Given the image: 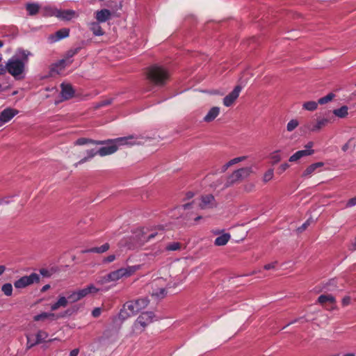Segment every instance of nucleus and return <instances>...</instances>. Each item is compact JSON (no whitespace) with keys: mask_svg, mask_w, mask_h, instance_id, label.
<instances>
[{"mask_svg":"<svg viewBox=\"0 0 356 356\" xmlns=\"http://www.w3.org/2000/svg\"><path fill=\"white\" fill-rule=\"evenodd\" d=\"M19 113V111L10 107L3 110L0 113V127L10 121Z\"/></svg>","mask_w":356,"mask_h":356,"instance_id":"11","label":"nucleus"},{"mask_svg":"<svg viewBox=\"0 0 356 356\" xmlns=\"http://www.w3.org/2000/svg\"><path fill=\"white\" fill-rule=\"evenodd\" d=\"M7 72H8V61L6 65L0 64V75H4Z\"/></svg>","mask_w":356,"mask_h":356,"instance_id":"50","label":"nucleus"},{"mask_svg":"<svg viewBox=\"0 0 356 356\" xmlns=\"http://www.w3.org/2000/svg\"><path fill=\"white\" fill-rule=\"evenodd\" d=\"M68 312L66 311L65 312V313L62 315H56L54 313H51V312H42L38 315H35L34 317H33V320L35 321H44L46 319H49L51 321H53V320H56L57 318H58L59 317H64L65 316L66 314H67Z\"/></svg>","mask_w":356,"mask_h":356,"instance_id":"17","label":"nucleus"},{"mask_svg":"<svg viewBox=\"0 0 356 356\" xmlns=\"http://www.w3.org/2000/svg\"><path fill=\"white\" fill-rule=\"evenodd\" d=\"M323 165L324 163L323 162H317L312 163L305 169V170L302 173V176L305 177H309L316 171L317 168L323 167Z\"/></svg>","mask_w":356,"mask_h":356,"instance_id":"23","label":"nucleus"},{"mask_svg":"<svg viewBox=\"0 0 356 356\" xmlns=\"http://www.w3.org/2000/svg\"><path fill=\"white\" fill-rule=\"evenodd\" d=\"M352 245H353L352 250H356V238H355L354 242L353 243Z\"/></svg>","mask_w":356,"mask_h":356,"instance_id":"64","label":"nucleus"},{"mask_svg":"<svg viewBox=\"0 0 356 356\" xmlns=\"http://www.w3.org/2000/svg\"><path fill=\"white\" fill-rule=\"evenodd\" d=\"M334 97V95L332 93H330L327 95L326 96L321 97L318 99V103L319 104H325L329 102H330Z\"/></svg>","mask_w":356,"mask_h":356,"instance_id":"42","label":"nucleus"},{"mask_svg":"<svg viewBox=\"0 0 356 356\" xmlns=\"http://www.w3.org/2000/svg\"><path fill=\"white\" fill-rule=\"evenodd\" d=\"M276 265H277V261H274L270 264H266L264 268L265 270L274 269L275 268Z\"/></svg>","mask_w":356,"mask_h":356,"instance_id":"55","label":"nucleus"},{"mask_svg":"<svg viewBox=\"0 0 356 356\" xmlns=\"http://www.w3.org/2000/svg\"><path fill=\"white\" fill-rule=\"evenodd\" d=\"M289 168V165L287 163H282V164L279 167V172H280V173H282V172H284L286 169H288Z\"/></svg>","mask_w":356,"mask_h":356,"instance_id":"53","label":"nucleus"},{"mask_svg":"<svg viewBox=\"0 0 356 356\" xmlns=\"http://www.w3.org/2000/svg\"><path fill=\"white\" fill-rule=\"evenodd\" d=\"M147 230L148 229L147 228L144 227L137 229L131 237L134 241L126 243L125 245L127 246L129 249H134L142 246L145 243L154 238L157 235L156 232H152L147 234Z\"/></svg>","mask_w":356,"mask_h":356,"instance_id":"3","label":"nucleus"},{"mask_svg":"<svg viewBox=\"0 0 356 356\" xmlns=\"http://www.w3.org/2000/svg\"><path fill=\"white\" fill-rule=\"evenodd\" d=\"M80 49L81 47H76L67 51L63 59H61L52 65L51 71L59 73L60 71L64 70L67 66L72 63V57L77 54Z\"/></svg>","mask_w":356,"mask_h":356,"instance_id":"4","label":"nucleus"},{"mask_svg":"<svg viewBox=\"0 0 356 356\" xmlns=\"http://www.w3.org/2000/svg\"><path fill=\"white\" fill-rule=\"evenodd\" d=\"M101 24L97 20L88 23V26L94 35L102 36L104 35L105 32L103 31Z\"/></svg>","mask_w":356,"mask_h":356,"instance_id":"19","label":"nucleus"},{"mask_svg":"<svg viewBox=\"0 0 356 356\" xmlns=\"http://www.w3.org/2000/svg\"><path fill=\"white\" fill-rule=\"evenodd\" d=\"M60 88V96L63 100H68L74 97L75 91L70 83H63Z\"/></svg>","mask_w":356,"mask_h":356,"instance_id":"15","label":"nucleus"},{"mask_svg":"<svg viewBox=\"0 0 356 356\" xmlns=\"http://www.w3.org/2000/svg\"><path fill=\"white\" fill-rule=\"evenodd\" d=\"M356 205V197L350 199L346 203V207H352Z\"/></svg>","mask_w":356,"mask_h":356,"instance_id":"52","label":"nucleus"},{"mask_svg":"<svg viewBox=\"0 0 356 356\" xmlns=\"http://www.w3.org/2000/svg\"><path fill=\"white\" fill-rule=\"evenodd\" d=\"M86 154H87V156L86 157H84L80 160V161L79 162V163H83L88 161V160L93 158L95 155L98 154V152H97V150L90 149L86 152Z\"/></svg>","mask_w":356,"mask_h":356,"instance_id":"36","label":"nucleus"},{"mask_svg":"<svg viewBox=\"0 0 356 356\" xmlns=\"http://www.w3.org/2000/svg\"><path fill=\"white\" fill-rule=\"evenodd\" d=\"M26 337L27 339V342H26V349L27 350L31 349V348H33V346H35V345L38 344V343H36V340H35V341L32 340V335L26 334Z\"/></svg>","mask_w":356,"mask_h":356,"instance_id":"43","label":"nucleus"},{"mask_svg":"<svg viewBox=\"0 0 356 356\" xmlns=\"http://www.w3.org/2000/svg\"><path fill=\"white\" fill-rule=\"evenodd\" d=\"M146 76L149 83L157 86H162L166 83L170 74L165 68L154 65L147 69Z\"/></svg>","mask_w":356,"mask_h":356,"instance_id":"2","label":"nucleus"},{"mask_svg":"<svg viewBox=\"0 0 356 356\" xmlns=\"http://www.w3.org/2000/svg\"><path fill=\"white\" fill-rule=\"evenodd\" d=\"M10 203V201L8 198H2L0 200V204H8Z\"/></svg>","mask_w":356,"mask_h":356,"instance_id":"63","label":"nucleus"},{"mask_svg":"<svg viewBox=\"0 0 356 356\" xmlns=\"http://www.w3.org/2000/svg\"><path fill=\"white\" fill-rule=\"evenodd\" d=\"M155 318V315L152 312L142 313L136 320V323L140 324L143 327L152 323Z\"/></svg>","mask_w":356,"mask_h":356,"instance_id":"13","label":"nucleus"},{"mask_svg":"<svg viewBox=\"0 0 356 356\" xmlns=\"http://www.w3.org/2000/svg\"><path fill=\"white\" fill-rule=\"evenodd\" d=\"M77 291H78V292L79 293V296H80L81 299L85 298L88 295H89L87 286H86L85 288H83L81 289L77 290Z\"/></svg>","mask_w":356,"mask_h":356,"instance_id":"49","label":"nucleus"},{"mask_svg":"<svg viewBox=\"0 0 356 356\" xmlns=\"http://www.w3.org/2000/svg\"><path fill=\"white\" fill-rule=\"evenodd\" d=\"M32 54L23 49H18L15 54L8 60V73L15 79H23L26 75L29 58Z\"/></svg>","mask_w":356,"mask_h":356,"instance_id":"1","label":"nucleus"},{"mask_svg":"<svg viewBox=\"0 0 356 356\" xmlns=\"http://www.w3.org/2000/svg\"><path fill=\"white\" fill-rule=\"evenodd\" d=\"M252 171L251 167L242 168L235 170L229 177L231 182H235L248 177L252 173Z\"/></svg>","mask_w":356,"mask_h":356,"instance_id":"12","label":"nucleus"},{"mask_svg":"<svg viewBox=\"0 0 356 356\" xmlns=\"http://www.w3.org/2000/svg\"><path fill=\"white\" fill-rule=\"evenodd\" d=\"M1 291L7 296H10L13 293V286L10 283L4 284L1 287Z\"/></svg>","mask_w":356,"mask_h":356,"instance_id":"38","label":"nucleus"},{"mask_svg":"<svg viewBox=\"0 0 356 356\" xmlns=\"http://www.w3.org/2000/svg\"><path fill=\"white\" fill-rule=\"evenodd\" d=\"M272 164H275L281 160V156L277 151L274 152L270 155Z\"/></svg>","mask_w":356,"mask_h":356,"instance_id":"45","label":"nucleus"},{"mask_svg":"<svg viewBox=\"0 0 356 356\" xmlns=\"http://www.w3.org/2000/svg\"><path fill=\"white\" fill-rule=\"evenodd\" d=\"M69 304V301L67 296L60 295L58 300L51 305V310L56 311L60 307H66Z\"/></svg>","mask_w":356,"mask_h":356,"instance_id":"20","label":"nucleus"},{"mask_svg":"<svg viewBox=\"0 0 356 356\" xmlns=\"http://www.w3.org/2000/svg\"><path fill=\"white\" fill-rule=\"evenodd\" d=\"M94 17L100 23H104L112 17V13L108 9H102L94 13Z\"/></svg>","mask_w":356,"mask_h":356,"instance_id":"16","label":"nucleus"},{"mask_svg":"<svg viewBox=\"0 0 356 356\" xmlns=\"http://www.w3.org/2000/svg\"><path fill=\"white\" fill-rule=\"evenodd\" d=\"M215 206V197L212 195H205L201 197L199 207L201 209H210Z\"/></svg>","mask_w":356,"mask_h":356,"instance_id":"18","label":"nucleus"},{"mask_svg":"<svg viewBox=\"0 0 356 356\" xmlns=\"http://www.w3.org/2000/svg\"><path fill=\"white\" fill-rule=\"evenodd\" d=\"M124 306L125 309L128 310L129 314L131 316H134L138 312V309L136 308V303L134 301H128L127 302Z\"/></svg>","mask_w":356,"mask_h":356,"instance_id":"30","label":"nucleus"},{"mask_svg":"<svg viewBox=\"0 0 356 356\" xmlns=\"http://www.w3.org/2000/svg\"><path fill=\"white\" fill-rule=\"evenodd\" d=\"M299 124V122L296 119H293V120H291L288 123H287V125H286V130L289 132L293 131L294 129H296L298 126Z\"/></svg>","mask_w":356,"mask_h":356,"instance_id":"39","label":"nucleus"},{"mask_svg":"<svg viewBox=\"0 0 356 356\" xmlns=\"http://www.w3.org/2000/svg\"><path fill=\"white\" fill-rule=\"evenodd\" d=\"M141 139L142 138L139 136L131 135L126 137L115 138L114 143L118 144V147L122 145L132 146L135 145H140L141 143Z\"/></svg>","mask_w":356,"mask_h":356,"instance_id":"10","label":"nucleus"},{"mask_svg":"<svg viewBox=\"0 0 356 356\" xmlns=\"http://www.w3.org/2000/svg\"><path fill=\"white\" fill-rule=\"evenodd\" d=\"M130 316H131V314H129L128 310L126 309L125 307L123 305L122 308L120 309L118 314L119 318L121 319L122 321H124L129 318Z\"/></svg>","mask_w":356,"mask_h":356,"instance_id":"40","label":"nucleus"},{"mask_svg":"<svg viewBox=\"0 0 356 356\" xmlns=\"http://www.w3.org/2000/svg\"><path fill=\"white\" fill-rule=\"evenodd\" d=\"M105 143H106V141L95 140L86 138H80L74 142V145H86V144H89V143L94 144V145H100V144H104Z\"/></svg>","mask_w":356,"mask_h":356,"instance_id":"24","label":"nucleus"},{"mask_svg":"<svg viewBox=\"0 0 356 356\" xmlns=\"http://www.w3.org/2000/svg\"><path fill=\"white\" fill-rule=\"evenodd\" d=\"M70 34V30L68 29H62L51 35L49 37V40L51 42H56L61 39L67 38Z\"/></svg>","mask_w":356,"mask_h":356,"instance_id":"21","label":"nucleus"},{"mask_svg":"<svg viewBox=\"0 0 356 356\" xmlns=\"http://www.w3.org/2000/svg\"><path fill=\"white\" fill-rule=\"evenodd\" d=\"M40 277L35 273H32L29 275H26L20 277L14 282V286L16 289H24L34 283L39 282Z\"/></svg>","mask_w":356,"mask_h":356,"instance_id":"6","label":"nucleus"},{"mask_svg":"<svg viewBox=\"0 0 356 356\" xmlns=\"http://www.w3.org/2000/svg\"><path fill=\"white\" fill-rule=\"evenodd\" d=\"M110 248L108 243H106L100 247L92 248L90 249H86L81 251L83 253L95 252V253H103L106 252Z\"/></svg>","mask_w":356,"mask_h":356,"instance_id":"25","label":"nucleus"},{"mask_svg":"<svg viewBox=\"0 0 356 356\" xmlns=\"http://www.w3.org/2000/svg\"><path fill=\"white\" fill-rule=\"evenodd\" d=\"M318 301L321 304H324L327 302L334 304L335 302V298L332 295H321L318 297Z\"/></svg>","mask_w":356,"mask_h":356,"instance_id":"34","label":"nucleus"},{"mask_svg":"<svg viewBox=\"0 0 356 356\" xmlns=\"http://www.w3.org/2000/svg\"><path fill=\"white\" fill-rule=\"evenodd\" d=\"M246 158V156H243L231 159L230 161H229L227 163L222 165V172H225L230 166L245 161Z\"/></svg>","mask_w":356,"mask_h":356,"instance_id":"26","label":"nucleus"},{"mask_svg":"<svg viewBox=\"0 0 356 356\" xmlns=\"http://www.w3.org/2000/svg\"><path fill=\"white\" fill-rule=\"evenodd\" d=\"M48 337H49V334L47 332H46L43 330H38L35 334L36 343H38V344H39V343L44 342L46 341V339L48 338Z\"/></svg>","mask_w":356,"mask_h":356,"instance_id":"29","label":"nucleus"},{"mask_svg":"<svg viewBox=\"0 0 356 356\" xmlns=\"http://www.w3.org/2000/svg\"><path fill=\"white\" fill-rule=\"evenodd\" d=\"M79 349H76V348L70 351L69 356H77L79 354Z\"/></svg>","mask_w":356,"mask_h":356,"instance_id":"62","label":"nucleus"},{"mask_svg":"<svg viewBox=\"0 0 356 356\" xmlns=\"http://www.w3.org/2000/svg\"><path fill=\"white\" fill-rule=\"evenodd\" d=\"M329 122L330 120L327 118H318L316 122H310L307 123L305 124L304 128L306 131L310 132H317L325 127Z\"/></svg>","mask_w":356,"mask_h":356,"instance_id":"9","label":"nucleus"},{"mask_svg":"<svg viewBox=\"0 0 356 356\" xmlns=\"http://www.w3.org/2000/svg\"><path fill=\"white\" fill-rule=\"evenodd\" d=\"M314 143L312 141H309L305 145V150H314L312 149V147H314Z\"/></svg>","mask_w":356,"mask_h":356,"instance_id":"57","label":"nucleus"},{"mask_svg":"<svg viewBox=\"0 0 356 356\" xmlns=\"http://www.w3.org/2000/svg\"><path fill=\"white\" fill-rule=\"evenodd\" d=\"M241 90V86H236L234 90L223 99L224 105L227 107L232 106L235 100L238 97Z\"/></svg>","mask_w":356,"mask_h":356,"instance_id":"14","label":"nucleus"},{"mask_svg":"<svg viewBox=\"0 0 356 356\" xmlns=\"http://www.w3.org/2000/svg\"><path fill=\"white\" fill-rule=\"evenodd\" d=\"M350 302V298L348 296H346L342 300V304L343 306L348 305Z\"/></svg>","mask_w":356,"mask_h":356,"instance_id":"60","label":"nucleus"},{"mask_svg":"<svg viewBox=\"0 0 356 356\" xmlns=\"http://www.w3.org/2000/svg\"><path fill=\"white\" fill-rule=\"evenodd\" d=\"M67 297L69 303H74V302L81 300L78 291H74L70 293H68Z\"/></svg>","mask_w":356,"mask_h":356,"instance_id":"33","label":"nucleus"},{"mask_svg":"<svg viewBox=\"0 0 356 356\" xmlns=\"http://www.w3.org/2000/svg\"><path fill=\"white\" fill-rule=\"evenodd\" d=\"M89 294L96 293L100 291V289L97 288L94 284L87 286Z\"/></svg>","mask_w":356,"mask_h":356,"instance_id":"47","label":"nucleus"},{"mask_svg":"<svg viewBox=\"0 0 356 356\" xmlns=\"http://www.w3.org/2000/svg\"><path fill=\"white\" fill-rule=\"evenodd\" d=\"M181 248V245L178 242H173L166 245L165 250L168 251H176Z\"/></svg>","mask_w":356,"mask_h":356,"instance_id":"41","label":"nucleus"},{"mask_svg":"<svg viewBox=\"0 0 356 356\" xmlns=\"http://www.w3.org/2000/svg\"><path fill=\"white\" fill-rule=\"evenodd\" d=\"M26 8L29 15H35L38 13L40 6L36 3H29L26 5Z\"/></svg>","mask_w":356,"mask_h":356,"instance_id":"28","label":"nucleus"},{"mask_svg":"<svg viewBox=\"0 0 356 356\" xmlns=\"http://www.w3.org/2000/svg\"><path fill=\"white\" fill-rule=\"evenodd\" d=\"M314 143L312 141H309L305 145V150H314L312 149V147H314Z\"/></svg>","mask_w":356,"mask_h":356,"instance_id":"58","label":"nucleus"},{"mask_svg":"<svg viewBox=\"0 0 356 356\" xmlns=\"http://www.w3.org/2000/svg\"><path fill=\"white\" fill-rule=\"evenodd\" d=\"M134 303H136V308L138 309V312L145 309L149 304V301L147 298H139L138 300H134Z\"/></svg>","mask_w":356,"mask_h":356,"instance_id":"31","label":"nucleus"},{"mask_svg":"<svg viewBox=\"0 0 356 356\" xmlns=\"http://www.w3.org/2000/svg\"><path fill=\"white\" fill-rule=\"evenodd\" d=\"M298 152H299V154L302 158L305 157V156L312 155L314 153V150L302 149V150H298Z\"/></svg>","mask_w":356,"mask_h":356,"instance_id":"46","label":"nucleus"},{"mask_svg":"<svg viewBox=\"0 0 356 356\" xmlns=\"http://www.w3.org/2000/svg\"><path fill=\"white\" fill-rule=\"evenodd\" d=\"M115 259V254H111L103 259L104 263H111Z\"/></svg>","mask_w":356,"mask_h":356,"instance_id":"51","label":"nucleus"},{"mask_svg":"<svg viewBox=\"0 0 356 356\" xmlns=\"http://www.w3.org/2000/svg\"><path fill=\"white\" fill-rule=\"evenodd\" d=\"M138 268L137 266H127L112 271L107 275V280L116 282L122 278L128 277L133 275Z\"/></svg>","mask_w":356,"mask_h":356,"instance_id":"5","label":"nucleus"},{"mask_svg":"<svg viewBox=\"0 0 356 356\" xmlns=\"http://www.w3.org/2000/svg\"><path fill=\"white\" fill-rule=\"evenodd\" d=\"M220 113V108L217 106L212 107L204 118L206 122H212Z\"/></svg>","mask_w":356,"mask_h":356,"instance_id":"22","label":"nucleus"},{"mask_svg":"<svg viewBox=\"0 0 356 356\" xmlns=\"http://www.w3.org/2000/svg\"><path fill=\"white\" fill-rule=\"evenodd\" d=\"M350 146H352V139H350L346 144L343 145L342 150L343 152H346L348 150Z\"/></svg>","mask_w":356,"mask_h":356,"instance_id":"56","label":"nucleus"},{"mask_svg":"<svg viewBox=\"0 0 356 356\" xmlns=\"http://www.w3.org/2000/svg\"><path fill=\"white\" fill-rule=\"evenodd\" d=\"M229 239L230 235L229 234H223L215 239L214 244L217 246L225 245Z\"/></svg>","mask_w":356,"mask_h":356,"instance_id":"27","label":"nucleus"},{"mask_svg":"<svg viewBox=\"0 0 356 356\" xmlns=\"http://www.w3.org/2000/svg\"><path fill=\"white\" fill-rule=\"evenodd\" d=\"M49 15L65 21H70L76 17V12L73 10H59L56 8H46Z\"/></svg>","mask_w":356,"mask_h":356,"instance_id":"7","label":"nucleus"},{"mask_svg":"<svg viewBox=\"0 0 356 356\" xmlns=\"http://www.w3.org/2000/svg\"><path fill=\"white\" fill-rule=\"evenodd\" d=\"M308 225H309L308 221L305 222V223H303L302 225V226H300V227L298 228V231L300 232L304 231L307 228Z\"/></svg>","mask_w":356,"mask_h":356,"instance_id":"61","label":"nucleus"},{"mask_svg":"<svg viewBox=\"0 0 356 356\" xmlns=\"http://www.w3.org/2000/svg\"><path fill=\"white\" fill-rule=\"evenodd\" d=\"M348 106H343L340 107L339 108L334 109L333 111V113L339 118H343L348 115Z\"/></svg>","mask_w":356,"mask_h":356,"instance_id":"32","label":"nucleus"},{"mask_svg":"<svg viewBox=\"0 0 356 356\" xmlns=\"http://www.w3.org/2000/svg\"><path fill=\"white\" fill-rule=\"evenodd\" d=\"M105 141L106 143L104 144L105 145L97 150L98 154L101 156L112 154L115 153L118 149V144L114 143L115 139Z\"/></svg>","mask_w":356,"mask_h":356,"instance_id":"8","label":"nucleus"},{"mask_svg":"<svg viewBox=\"0 0 356 356\" xmlns=\"http://www.w3.org/2000/svg\"><path fill=\"white\" fill-rule=\"evenodd\" d=\"M167 294V290L165 288H161L154 291L152 293V296L156 298H163Z\"/></svg>","mask_w":356,"mask_h":356,"instance_id":"37","label":"nucleus"},{"mask_svg":"<svg viewBox=\"0 0 356 356\" xmlns=\"http://www.w3.org/2000/svg\"><path fill=\"white\" fill-rule=\"evenodd\" d=\"M274 172L273 169L268 170L264 175L263 180L264 182H268L273 177Z\"/></svg>","mask_w":356,"mask_h":356,"instance_id":"44","label":"nucleus"},{"mask_svg":"<svg viewBox=\"0 0 356 356\" xmlns=\"http://www.w3.org/2000/svg\"><path fill=\"white\" fill-rule=\"evenodd\" d=\"M101 314V309L99 307L95 308L92 312V315L93 317H98Z\"/></svg>","mask_w":356,"mask_h":356,"instance_id":"54","label":"nucleus"},{"mask_svg":"<svg viewBox=\"0 0 356 356\" xmlns=\"http://www.w3.org/2000/svg\"><path fill=\"white\" fill-rule=\"evenodd\" d=\"M112 282L111 280H107V275L102 277L99 280L97 281V283L99 284H105V283H108V282Z\"/></svg>","mask_w":356,"mask_h":356,"instance_id":"59","label":"nucleus"},{"mask_svg":"<svg viewBox=\"0 0 356 356\" xmlns=\"http://www.w3.org/2000/svg\"><path fill=\"white\" fill-rule=\"evenodd\" d=\"M300 159H302V157L300 156L299 152L297 151L296 153H294L293 155H291L289 157V161L290 162H296V161H298Z\"/></svg>","mask_w":356,"mask_h":356,"instance_id":"48","label":"nucleus"},{"mask_svg":"<svg viewBox=\"0 0 356 356\" xmlns=\"http://www.w3.org/2000/svg\"><path fill=\"white\" fill-rule=\"evenodd\" d=\"M318 102L314 101L307 102L303 104L302 107L304 109L309 111H315L318 107Z\"/></svg>","mask_w":356,"mask_h":356,"instance_id":"35","label":"nucleus"}]
</instances>
